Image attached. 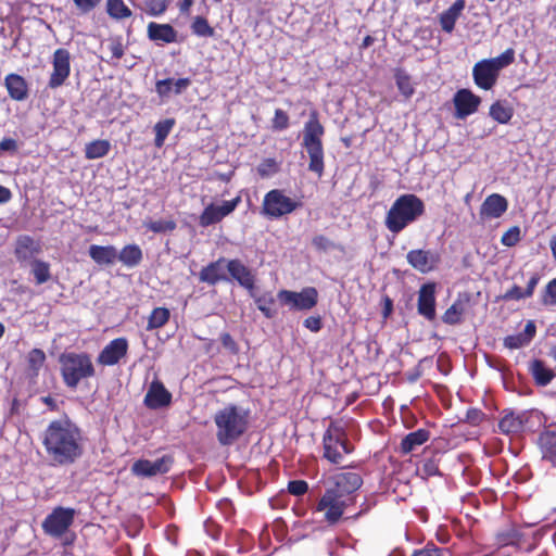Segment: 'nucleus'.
Returning <instances> with one entry per match:
<instances>
[{"instance_id": "obj_1", "label": "nucleus", "mask_w": 556, "mask_h": 556, "mask_svg": "<svg viewBox=\"0 0 556 556\" xmlns=\"http://www.w3.org/2000/svg\"><path fill=\"white\" fill-rule=\"evenodd\" d=\"M41 442L47 457L55 466L72 465L84 455V432L68 416L50 421Z\"/></svg>"}, {"instance_id": "obj_2", "label": "nucleus", "mask_w": 556, "mask_h": 556, "mask_svg": "<svg viewBox=\"0 0 556 556\" xmlns=\"http://www.w3.org/2000/svg\"><path fill=\"white\" fill-rule=\"evenodd\" d=\"M216 439L223 446L232 445L249 429L250 410L236 404H227L214 415Z\"/></svg>"}, {"instance_id": "obj_3", "label": "nucleus", "mask_w": 556, "mask_h": 556, "mask_svg": "<svg viewBox=\"0 0 556 556\" xmlns=\"http://www.w3.org/2000/svg\"><path fill=\"white\" fill-rule=\"evenodd\" d=\"M425 214L424 201L413 193L400 195L386 214L387 229L397 235Z\"/></svg>"}, {"instance_id": "obj_4", "label": "nucleus", "mask_w": 556, "mask_h": 556, "mask_svg": "<svg viewBox=\"0 0 556 556\" xmlns=\"http://www.w3.org/2000/svg\"><path fill=\"white\" fill-rule=\"evenodd\" d=\"M325 127L319 121V112L313 109L309 112L308 121L304 124L302 147L306 150L309 162L308 170L320 178L325 173V152L323 137Z\"/></svg>"}, {"instance_id": "obj_5", "label": "nucleus", "mask_w": 556, "mask_h": 556, "mask_svg": "<svg viewBox=\"0 0 556 556\" xmlns=\"http://www.w3.org/2000/svg\"><path fill=\"white\" fill-rule=\"evenodd\" d=\"M59 363L63 383L70 389H76L83 380L96 376L91 355L87 352H64Z\"/></svg>"}, {"instance_id": "obj_6", "label": "nucleus", "mask_w": 556, "mask_h": 556, "mask_svg": "<svg viewBox=\"0 0 556 556\" xmlns=\"http://www.w3.org/2000/svg\"><path fill=\"white\" fill-rule=\"evenodd\" d=\"M323 457L333 465L343 462L344 455L353 453L346 428L341 419L330 420L323 434Z\"/></svg>"}, {"instance_id": "obj_7", "label": "nucleus", "mask_w": 556, "mask_h": 556, "mask_svg": "<svg viewBox=\"0 0 556 556\" xmlns=\"http://www.w3.org/2000/svg\"><path fill=\"white\" fill-rule=\"evenodd\" d=\"M514 61L515 51L509 48L498 56L477 62L472 68L475 84L483 90L492 89L498 79L501 71L514 63Z\"/></svg>"}, {"instance_id": "obj_8", "label": "nucleus", "mask_w": 556, "mask_h": 556, "mask_svg": "<svg viewBox=\"0 0 556 556\" xmlns=\"http://www.w3.org/2000/svg\"><path fill=\"white\" fill-rule=\"evenodd\" d=\"M236 280L247 290H253L255 287V277L252 270L245 266L240 260H225L211 263V283L216 280Z\"/></svg>"}, {"instance_id": "obj_9", "label": "nucleus", "mask_w": 556, "mask_h": 556, "mask_svg": "<svg viewBox=\"0 0 556 556\" xmlns=\"http://www.w3.org/2000/svg\"><path fill=\"white\" fill-rule=\"evenodd\" d=\"M301 206L300 201L286 195L283 190L271 189L264 195L261 213L268 219H278L293 213Z\"/></svg>"}, {"instance_id": "obj_10", "label": "nucleus", "mask_w": 556, "mask_h": 556, "mask_svg": "<svg viewBox=\"0 0 556 556\" xmlns=\"http://www.w3.org/2000/svg\"><path fill=\"white\" fill-rule=\"evenodd\" d=\"M353 505L343 495L327 488L324 495L316 504L315 510L324 513V521L329 526H336L343 517L348 507Z\"/></svg>"}, {"instance_id": "obj_11", "label": "nucleus", "mask_w": 556, "mask_h": 556, "mask_svg": "<svg viewBox=\"0 0 556 556\" xmlns=\"http://www.w3.org/2000/svg\"><path fill=\"white\" fill-rule=\"evenodd\" d=\"M277 298L281 305L288 306L290 309L308 311L317 304L318 292L314 287H306L300 292L280 290Z\"/></svg>"}, {"instance_id": "obj_12", "label": "nucleus", "mask_w": 556, "mask_h": 556, "mask_svg": "<svg viewBox=\"0 0 556 556\" xmlns=\"http://www.w3.org/2000/svg\"><path fill=\"white\" fill-rule=\"evenodd\" d=\"M75 517V509L73 508H64V507H55L51 514H49L43 522L42 529L46 534L60 538L63 535L68 528L73 525Z\"/></svg>"}, {"instance_id": "obj_13", "label": "nucleus", "mask_w": 556, "mask_h": 556, "mask_svg": "<svg viewBox=\"0 0 556 556\" xmlns=\"http://www.w3.org/2000/svg\"><path fill=\"white\" fill-rule=\"evenodd\" d=\"M363 485V478L357 472H340L329 479L328 488L337 492L352 504L355 503L354 493Z\"/></svg>"}, {"instance_id": "obj_14", "label": "nucleus", "mask_w": 556, "mask_h": 556, "mask_svg": "<svg viewBox=\"0 0 556 556\" xmlns=\"http://www.w3.org/2000/svg\"><path fill=\"white\" fill-rule=\"evenodd\" d=\"M53 71L50 75L48 87L56 89L65 84L71 75V54L68 50L59 48L52 55Z\"/></svg>"}, {"instance_id": "obj_15", "label": "nucleus", "mask_w": 556, "mask_h": 556, "mask_svg": "<svg viewBox=\"0 0 556 556\" xmlns=\"http://www.w3.org/2000/svg\"><path fill=\"white\" fill-rule=\"evenodd\" d=\"M128 349L129 343L125 337L115 338L99 353L97 363L104 367L115 366L127 356Z\"/></svg>"}, {"instance_id": "obj_16", "label": "nucleus", "mask_w": 556, "mask_h": 556, "mask_svg": "<svg viewBox=\"0 0 556 556\" xmlns=\"http://www.w3.org/2000/svg\"><path fill=\"white\" fill-rule=\"evenodd\" d=\"M174 464L172 455H163L156 460L138 459L132 465V472L140 477H153L167 473Z\"/></svg>"}, {"instance_id": "obj_17", "label": "nucleus", "mask_w": 556, "mask_h": 556, "mask_svg": "<svg viewBox=\"0 0 556 556\" xmlns=\"http://www.w3.org/2000/svg\"><path fill=\"white\" fill-rule=\"evenodd\" d=\"M435 291L437 283L432 281L424 283L418 291L417 312L429 321L434 320L437 316Z\"/></svg>"}, {"instance_id": "obj_18", "label": "nucleus", "mask_w": 556, "mask_h": 556, "mask_svg": "<svg viewBox=\"0 0 556 556\" xmlns=\"http://www.w3.org/2000/svg\"><path fill=\"white\" fill-rule=\"evenodd\" d=\"M453 103L457 118H466L476 113L481 104V98L471 90L463 88L456 91Z\"/></svg>"}, {"instance_id": "obj_19", "label": "nucleus", "mask_w": 556, "mask_h": 556, "mask_svg": "<svg viewBox=\"0 0 556 556\" xmlns=\"http://www.w3.org/2000/svg\"><path fill=\"white\" fill-rule=\"evenodd\" d=\"M507 210V199L500 193H492L482 202L479 210V218L481 222L496 219L504 215Z\"/></svg>"}, {"instance_id": "obj_20", "label": "nucleus", "mask_w": 556, "mask_h": 556, "mask_svg": "<svg viewBox=\"0 0 556 556\" xmlns=\"http://www.w3.org/2000/svg\"><path fill=\"white\" fill-rule=\"evenodd\" d=\"M172 393L165 388L164 383L154 379L144 395L143 403L150 409H159L168 406L172 403Z\"/></svg>"}, {"instance_id": "obj_21", "label": "nucleus", "mask_w": 556, "mask_h": 556, "mask_svg": "<svg viewBox=\"0 0 556 556\" xmlns=\"http://www.w3.org/2000/svg\"><path fill=\"white\" fill-rule=\"evenodd\" d=\"M407 263L421 274H428L435 268L439 256L430 250L414 249L406 255Z\"/></svg>"}, {"instance_id": "obj_22", "label": "nucleus", "mask_w": 556, "mask_h": 556, "mask_svg": "<svg viewBox=\"0 0 556 556\" xmlns=\"http://www.w3.org/2000/svg\"><path fill=\"white\" fill-rule=\"evenodd\" d=\"M470 294L459 293L453 304L443 313L442 321L450 326L462 324L470 306Z\"/></svg>"}, {"instance_id": "obj_23", "label": "nucleus", "mask_w": 556, "mask_h": 556, "mask_svg": "<svg viewBox=\"0 0 556 556\" xmlns=\"http://www.w3.org/2000/svg\"><path fill=\"white\" fill-rule=\"evenodd\" d=\"M3 85L9 97L17 102L25 101L29 96V88L26 79L20 74L10 73L4 77Z\"/></svg>"}, {"instance_id": "obj_24", "label": "nucleus", "mask_w": 556, "mask_h": 556, "mask_svg": "<svg viewBox=\"0 0 556 556\" xmlns=\"http://www.w3.org/2000/svg\"><path fill=\"white\" fill-rule=\"evenodd\" d=\"M148 38L157 43H173L177 41V30L170 24L150 22L147 27Z\"/></svg>"}, {"instance_id": "obj_25", "label": "nucleus", "mask_w": 556, "mask_h": 556, "mask_svg": "<svg viewBox=\"0 0 556 556\" xmlns=\"http://www.w3.org/2000/svg\"><path fill=\"white\" fill-rule=\"evenodd\" d=\"M525 533L517 527L510 526L505 530L496 532L494 540L497 548L514 547L515 549H521Z\"/></svg>"}, {"instance_id": "obj_26", "label": "nucleus", "mask_w": 556, "mask_h": 556, "mask_svg": "<svg viewBox=\"0 0 556 556\" xmlns=\"http://www.w3.org/2000/svg\"><path fill=\"white\" fill-rule=\"evenodd\" d=\"M527 419L526 412L516 414L515 412L505 410L498 422L500 431L504 434H517L523 430Z\"/></svg>"}, {"instance_id": "obj_27", "label": "nucleus", "mask_w": 556, "mask_h": 556, "mask_svg": "<svg viewBox=\"0 0 556 556\" xmlns=\"http://www.w3.org/2000/svg\"><path fill=\"white\" fill-rule=\"evenodd\" d=\"M536 334V326L533 320H528L523 332L510 334L504 338V346L510 350H517L528 345Z\"/></svg>"}, {"instance_id": "obj_28", "label": "nucleus", "mask_w": 556, "mask_h": 556, "mask_svg": "<svg viewBox=\"0 0 556 556\" xmlns=\"http://www.w3.org/2000/svg\"><path fill=\"white\" fill-rule=\"evenodd\" d=\"M88 254L99 266H110L117 260V250L114 245L91 244Z\"/></svg>"}, {"instance_id": "obj_29", "label": "nucleus", "mask_w": 556, "mask_h": 556, "mask_svg": "<svg viewBox=\"0 0 556 556\" xmlns=\"http://www.w3.org/2000/svg\"><path fill=\"white\" fill-rule=\"evenodd\" d=\"M538 444L542 458L556 467V430H544L540 433Z\"/></svg>"}, {"instance_id": "obj_30", "label": "nucleus", "mask_w": 556, "mask_h": 556, "mask_svg": "<svg viewBox=\"0 0 556 556\" xmlns=\"http://www.w3.org/2000/svg\"><path fill=\"white\" fill-rule=\"evenodd\" d=\"M466 7L465 0H455L454 3L440 14L439 21L441 28L445 33H452L455 28L456 21L460 16Z\"/></svg>"}, {"instance_id": "obj_31", "label": "nucleus", "mask_w": 556, "mask_h": 556, "mask_svg": "<svg viewBox=\"0 0 556 556\" xmlns=\"http://www.w3.org/2000/svg\"><path fill=\"white\" fill-rule=\"evenodd\" d=\"M190 85L188 78H166L157 80L155 84V91L164 99L168 98L172 93L179 94Z\"/></svg>"}, {"instance_id": "obj_32", "label": "nucleus", "mask_w": 556, "mask_h": 556, "mask_svg": "<svg viewBox=\"0 0 556 556\" xmlns=\"http://www.w3.org/2000/svg\"><path fill=\"white\" fill-rule=\"evenodd\" d=\"M430 438V432L427 429H417L416 431L406 434L400 444V452L402 454H409L418 446L425 444Z\"/></svg>"}, {"instance_id": "obj_33", "label": "nucleus", "mask_w": 556, "mask_h": 556, "mask_svg": "<svg viewBox=\"0 0 556 556\" xmlns=\"http://www.w3.org/2000/svg\"><path fill=\"white\" fill-rule=\"evenodd\" d=\"M540 277L538 274H533L528 283L527 288L522 290L519 286L514 285L510 289H508L503 295L502 299L504 301H519L521 299H528L531 298L534 293V290L539 283Z\"/></svg>"}, {"instance_id": "obj_34", "label": "nucleus", "mask_w": 556, "mask_h": 556, "mask_svg": "<svg viewBox=\"0 0 556 556\" xmlns=\"http://www.w3.org/2000/svg\"><path fill=\"white\" fill-rule=\"evenodd\" d=\"M529 371L535 384L540 387H546L555 377V372L542 359H533L529 366Z\"/></svg>"}, {"instance_id": "obj_35", "label": "nucleus", "mask_w": 556, "mask_h": 556, "mask_svg": "<svg viewBox=\"0 0 556 556\" xmlns=\"http://www.w3.org/2000/svg\"><path fill=\"white\" fill-rule=\"evenodd\" d=\"M142 250L135 243L126 244L119 252H117V260L129 268L138 266L142 262Z\"/></svg>"}, {"instance_id": "obj_36", "label": "nucleus", "mask_w": 556, "mask_h": 556, "mask_svg": "<svg viewBox=\"0 0 556 556\" xmlns=\"http://www.w3.org/2000/svg\"><path fill=\"white\" fill-rule=\"evenodd\" d=\"M241 202V198H236L224 201L222 204L211 203V224L219 223L224 217L232 213Z\"/></svg>"}, {"instance_id": "obj_37", "label": "nucleus", "mask_w": 556, "mask_h": 556, "mask_svg": "<svg viewBox=\"0 0 556 556\" xmlns=\"http://www.w3.org/2000/svg\"><path fill=\"white\" fill-rule=\"evenodd\" d=\"M489 115L500 124H508L514 110L506 101L497 100L491 104Z\"/></svg>"}, {"instance_id": "obj_38", "label": "nucleus", "mask_w": 556, "mask_h": 556, "mask_svg": "<svg viewBox=\"0 0 556 556\" xmlns=\"http://www.w3.org/2000/svg\"><path fill=\"white\" fill-rule=\"evenodd\" d=\"M111 149V143L105 139L93 140L86 144L85 157L87 160H96L105 156Z\"/></svg>"}, {"instance_id": "obj_39", "label": "nucleus", "mask_w": 556, "mask_h": 556, "mask_svg": "<svg viewBox=\"0 0 556 556\" xmlns=\"http://www.w3.org/2000/svg\"><path fill=\"white\" fill-rule=\"evenodd\" d=\"M394 79L400 93L405 98L409 99L415 93L414 85L412 84V77L403 68H395Z\"/></svg>"}, {"instance_id": "obj_40", "label": "nucleus", "mask_w": 556, "mask_h": 556, "mask_svg": "<svg viewBox=\"0 0 556 556\" xmlns=\"http://www.w3.org/2000/svg\"><path fill=\"white\" fill-rule=\"evenodd\" d=\"M170 318V312L166 307H155L148 317L147 330L159 329L165 326Z\"/></svg>"}, {"instance_id": "obj_41", "label": "nucleus", "mask_w": 556, "mask_h": 556, "mask_svg": "<svg viewBox=\"0 0 556 556\" xmlns=\"http://www.w3.org/2000/svg\"><path fill=\"white\" fill-rule=\"evenodd\" d=\"M174 126H175L174 118H166V119L160 121L155 124V126H154V131H155L154 146L156 148H162L164 146V142Z\"/></svg>"}, {"instance_id": "obj_42", "label": "nucleus", "mask_w": 556, "mask_h": 556, "mask_svg": "<svg viewBox=\"0 0 556 556\" xmlns=\"http://www.w3.org/2000/svg\"><path fill=\"white\" fill-rule=\"evenodd\" d=\"M106 13L115 20L128 18L132 14L123 0H106Z\"/></svg>"}, {"instance_id": "obj_43", "label": "nucleus", "mask_w": 556, "mask_h": 556, "mask_svg": "<svg viewBox=\"0 0 556 556\" xmlns=\"http://www.w3.org/2000/svg\"><path fill=\"white\" fill-rule=\"evenodd\" d=\"M31 273L37 285L47 282L51 277L49 263L41 260H35L31 263Z\"/></svg>"}, {"instance_id": "obj_44", "label": "nucleus", "mask_w": 556, "mask_h": 556, "mask_svg": "<svg viewBox=\"0 0 556 556\" xmlns=\"http://www.w3.org/2000/svg\"><path fill=\"white\" fill-rule=\"evenodd\" d=\"M169 5V0H143V11L150 16L164 14Z\"/></svg>"}, {"instance_id": "obj_45", "label": "nucleus", "mask_w": 556, "mask_h": 556, "mask_svg": "<svg viewBox=\"0 0 556 556\" xmlns=\"http://www.w3.org/2000/svg\"><path fill=\"white\" fill-rule=\"evenodd\" d=\"M144 226L154 233H165L174 231L177 227V224L174 219H160L148 222L144 224Z\"/></svg>"}, {"instance_id": "obj_46", "label": "nucleus", "mask_w": 556, "mask_h": 556, "mask_svg": "<svg viewBox=\"0 0 556 556\" xmlns=\"http://www.w3.org/2000/svg\"><path fill=\"white\" fill-rule=\"evenodd\" d=\"M290 126V117L282 109H276L271 118V129L274 131H283Z\"/></svg>"}, {"instance_id": "obj_47", "label": "nucleus", "mask_w": 556, "mask_h": 556, "mask_svg": "<svg viewBox=\"0 0 556 556\" xmlns=\"http://www.w3.org/2000/svg\"><path fill=\"white\" fill-rule=\"evenodd\" d=\"M28 366L37 372L46 362V354L41 349H33L27 355Z\"/></svg>"}, {"instance_id": "obj_48", "label": "nucleus", "mask_w": 556, "mask_h": 556, "mask_svg": "<svg viewBox=\"0 0 556 556\" xmlns=\"http://www.w3.org/2000/svg\"><path fill=\"white\" fill-rule=\"evenodd\" d=\"M485 417L486 415L481 409L471 407L467 409L464 422L478 427L484 421Z\"/></svg>"}, {"instance_id": "obj_49", "label": "nucleus", "mask_w": 556, "mask_h": 556, "mask_svg": "<svg viewBox=\"0 0 556 556\" xmlns=\"http://www.w3.org/2000/svg\"><path fill=\"white\" fill-rule=\"evenodd\" d=\"M520 241V228L518 226L510 227L503 233L501 242L503 245L511 248Z\"/></svg>"}, {"instance_id": "obj_50", "label": "nucleus", "mask_w": 556, "mask_h": 556, "mask_svg": "<svg viewBox=\"0 0 556 556\" xmlns=\"http://www.w3.org/2000/svg\"><path fill=\"white\" fill-rule=\"evenodd\" d=\"M544 305H556V278L547 282L542 294Z\"/></svg>"}, {"instance_id": "obj_51", "label": "nucleus", "mask_w": 556, "mask_h": 556, "mask_svg": "<svg viewBox=\"0 0 556 556\" xmlns=\"http://www.w3.org/2000/svg\"><path fill=\"white\" fill-rule=\"evenodd\" d=\"M444 549L438 547L434 543L429 542L425 547L416 549L410 556H443Z\"/></svg>"}, {"instance_id": "obj_52", "label": "nucleus", "mask_w": 556, "mask_h": 556, "mask_svg": "<svg viewBox=\"0 0 556 556\" xmlns=\"http://www.w3.org/2000/svg\"><path fill=\"white\" fill-rule=\"evenodd\" d=\"M287 490L294 496H301L308 491V483L305 480H291L288 483Z\"/></svg>"}, {"instance_id": "obj_53", "label": "nucleus", "mask_w": 556, "mask_h": 556, "mask_svg": "<svg viewBox=\"0 0 556 556\" xmlns=\"http://www.w3.org/2000/svg\"><path fill=\"white\" fill-rule=\"evenodd\" d=\"M34 245V239L29 236H24L17 240L15 254L18 258L26 257L25 252L30 251Z\"/></svg>"}, {"instance_id": "obj_54", "label": "nucleus", "mask_w": 556, "mask_h": 556, "mask_svg": "<svg viewBox=\"0 0 556 556\" xmlns=\"http://www.w3.org/2000/svg\"><path fill=\"white\" fill-rule=\"evenodd\" d=\"M262 177L270 176L278 172L277 162L274 159H265L257 167Z\"/></svg>"}, {"instance_id": "obj_55", "label": "nucleus", "mask_w": 556, "mask_h": 556, "mask_svg": "<svg viewBox=\"0 0 556 556\" xmlns=\"http://www.w3.org/2000/svg\"><path fill=\"white\" fill-rule=\"evenodd\" d=\"M312 244L318 251L326 252L334 248V243L324 235H317L312 239Z\"/></svg>"}, {"instance_id": "obj_56", "label": "nucleus", "mask_w": 556, "mask_h": 556, "mask_svg": "<svg viewBox=\"0 0 556 556\" xmlns=\"http://www.w3.org/2000/svg\"><path fill=\"white\" fill-rule=\"evenodd\" d=\"M421 471L427 477H433L441 475L439 469V463L434 458H428L422 462Z\"/></svg>"}, {"instance_id": "obj_57", "label": "nucleus", "mask_w": 556, "mask_h": 556, "mask_svg": "<svg viewBox=\"0 0 556 556\" xmlns=\"http://www.w3.org/2000/svg\"><path fill=\"white\" fill-rule=\"evenodd\" d=\"M108 49L111 52V56L115 60H121L124 56L125 49L121 38L111 39Z\"/></svg>"}, {"instance_id": "obj_58", "label": "nucleus", "mask_w": 556, "mask_h": 556, "mask_svg": "<svg viewBox=\"0 0 556 556\" xmlns=\"http://www.w3.org/2000/svg\"><path fill=\"white\" fill-rule=\"evenodd\" d=\"M80 13L87 14L96 9L102 0H72Z\"/></svg>"}, {"instance_id": "obj_59", "label": "nucleus", "mask_w": 556, "mask_h": 556, "mask_svg": "<svg viewBox=\"0 0 556 556\" xmlns=\"http://www.w3.org/2000/svg\"><path fill=\"white\" fill-rule=\"evenodd\" d=\"M191 28L194 34L204 36L208 34V22L203 16H197L191 25Z\"/></svg>"}, {"instance_id": "obj_60", "label": "nucleus", "mask_w": 556, "mask_h": 556, "mask_svg": "<svg viewBox=\"0 0 556 556\" xmlns=\"http://www.w3.org/2000/svg\"><path fill=\"white\" fill-rule=\"evenodd\" d=\"M223 346L232 355L238 354L239 348L233 338L229 333H223L220 337Z\"/></svg>"}, {"instance_id": "obj_61", "label": "nucleus", "mask_w": 556, "mask_h": 556, "mask_svg": "<svg viewBox=\"0 0 556 556\" xmlns=\"http://www.w3.org/2000/svg\"><path fill=\"white\" fill-rule=\"evenodd\" d=\"M304 326L313 332H318L323 327L321 318L319 316H309L304 320Z\"/></svg>"}, {"instance_id": "obj_62", "label": "nucleus", "mask_w": 556, "mask_h": 556, "mask_svg": "<svg viewBox=\"0 0 556 556\" xmlns=\"http://www.w3.org/2000/svg\"><path fill=\"white\" fill-rule=\"evenodd\" d=\"M18 149L17 142L13 138H3L0 141V151L15 153Z\"/></svg>"}, {"instance_id": "obj_63", "label": "nucleus", "mask_w": 556, "mask_h": 556, "mask_svg": "<svg viewBox=\"0 0 556 556\" xmlns=\"http://www.w3.org/2000/svg\"><path fill=\"white\" fill-rule=\"evenodd\" d=\"M194 3V0H179L177 2V7L179 9L180 14L190 15V8Z\"/></svg>"}, {"instance_id": "obj_64", "label": "nucleus", "mask_w": 556, "mask_h": 556, "mask_svg": "<svg viewBox=\"0 0 556 556\" xmlns=\"http://www.w3.org/2000/svg\"><path fill=\"white\" fill-rule=\"evenodd\" d=\"M383 308H382V315L384 318H388L391 313L393 312V301L391 298L386 295L383 299Z\"/></svg>"}]
</instances>
